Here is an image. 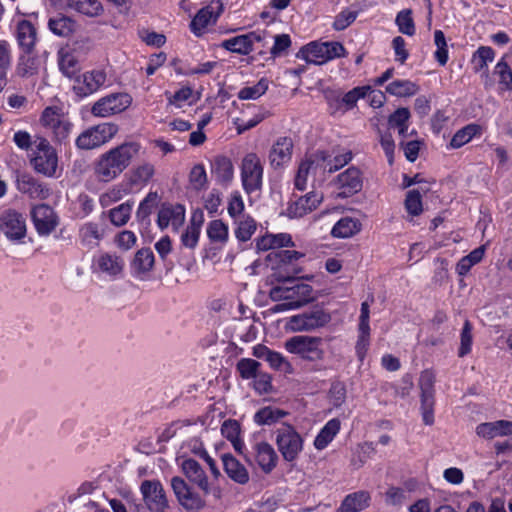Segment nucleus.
Listing matches in <instances>:
<instances>
[{"instance_id": "nucleus-1", "label": "nucleus", "mask_w": 512, "mask_h": 512, "mask_svg": "<svg viewBox=\"0 0 512 512\" xmlns=\"http://www.w3.org/2000/svg\"><path fill=\"white\" fill-rule=\"evenodd\" d=\"M140 149L138 142L129 141L103 153L94 168L97 179L102 182L116 179L138 156Z\"/></svg>"}, {"instance_id": "nucleus-2", "label": "nucleus", "mask_w": 512, "mask_h": 512, "mask_svg": "<svg viewBox=\"0 0 512 512\" xmlns=\"http://www.w3.org/2000/svg\"><path fill=\"white\" fill-rule=\"evenodd\" d=\"M277 280L283 284L272 287L269 292L272 301L281 302L273 307L274 312L299 309L314 301L313 288L309 284L297 282L288 286L287 283L294 282L290 276L279 275Z\"/></svg>"}, {"instance_id": "nucleus-3", "label": "nucleus", "mask_w": 512, "mask_h": 512, "mask_svg": "<svg viewBox=\"0 0 512 512\" xmlns=\"http://www.w3.org/2000/svg\"><path fill=\"white\" fill-rule=\"evenodd\" d=\"M29 162L36 173L48 178L56 177L58 155L56 149L46 138L38 137L34 141V149Z\"/></svg>"}, {"instance_id": "nucleus-4", "label": "nucleus", "mask_w": 512, "mask_h": 512, "mask_svg": "<svg viewBox=\"0 0 512 512\" xmlns=\"http://www.w3.org/2000/svg\"><path fill=\"white\" fill-rule=\"evenodd\" d=\"M171 489L178 504L186 511L198 512L203 510L207 503L205 497L197 492L189 483L180 476H174L170 480Z\"/></svg>"}, {"instance_id": "nucleus-5", "label": "nucleus", "mask_w": 512, "mask_h": 512, "mask_svg": "<svg viewBox=\"0 0 512 512\" xmlns=\"http://www.w3.org/2000/svg\"><path fill=\"white\" fill-rule=\"evenodd\" d=\"M118 133L114 123H101L83 131L75 141L80 150H92L109 142Z\"/></svg>"}, {"instance_id": "nucleus-6", "label": "nucleus", "mask_w": 512, "mask_h": 512, "mask_svg": "<svg viewBox=\"0 0 512 512\" xmlns=\"http://www.w3.org/2000/svg\"><path fill=\"white\" fill-rule=\"evenodd\" d=\"M322 339L314 336L297 335L286 340L285 349L309 361L321 360L324 351L321 348Z\"/></svg>"}, {"instance_id": "nucleus-7", "label": "nucleus", "mask_w": 512, "mask_h": 512, "mask_svg": "<svg viewBox=\"0 0 512 512\" xmlns=\"http://www.w3.org/2000/svg\"><path fill=\"white\" fill-rule=\"evenodd\" d=\"M276 445L284 460H296L303 450V439L291 425H282L276 431Z\"/></svg>"}, {"instance_id": "nucleus-8", "label": "nucleus", "mask_w": 512, "mask_h": 512, "mask_svg": "<svg viewBox=\"0 0 512 512\" xmlns=\"http://www.w3.org/2000/svg\"><path fill=\"white\" fill-rule=\"evenodd\" d=\"M240 171L242 186L247 194L261 190L263 165L256 153H248L243 157Z\"/></svg>"}, {"instance_id": "nucleus-9", "label": "nucleus", "mask_w": 512, "mask_h": 512, "mask_svg": "<svg viewBox=\"0 0 512 512\" xmlns=\"http://www.w3.org/2000/svg\"><path fill=\"white\" fill-rule=\"evenodd\" d=\"M331 321V315L322 308H314L290 317L286 328L292 332L313 331Z\"/></svg>"}, {"instance_id": "nucleus-10", "label": "nucleus", "mask_w": 512, "mask_h": 512, "mask_svg": "<svg viewBox=\"0 0 512 512\" xmlns=\"http://www.w3.org/2000/svg\"><path fill=\"white\" fill-rule=\"evenodd\" d=\"M140 493L149 512L170 508L166 491L159 480H144L140 485Z\"/></svg>"}, {"instance_id": "nucleus-11", "label": "nucleus", "mask_w": 512, "mask_h": 512, "mask_svg": "<svg viewBox=\"0 0 512 512\" xmlns=\"http://www.w3.org/2000/svg\"><path fill=\"white\" fill-rule=\"evenodd\" d=\"M131 101V97L126 93H113L96 101L91 113L96 117H109L127 109Z\"/></svg>"}, {"instance_id": "nucleus-12", "label": "nucleus", "mask_w": 512, "mask_h": 512, "mask_svg": "<svg viewBox=\"0 0 512 512\" xmlns=\"http://www.w3.org/2000/svg\"><path fill=\"white\" fill-rule=\"evenodd\" d=\"M434 383L435 377L431 371H423L419 378L421 390V411L423 422L426 425L434 423Z\"/></svg>"}, {"instance_id": "nucleus-13", "label": "nucleus", "mask_w": 512, "mask_h": 512, "mask_svg": "<svg viewBox=\"0 0 512 512\" xmlns=\"http://www.w3.org/2000/svg\"><path fill=\"white\" fill-rule=\"evenodd\" d=\"M105 82L106 73L103 70L87 71L75 78L73 91L80 98L87 97L97 92Z\"/></svg>"}, {"instance_id": "nucleus-14", "label": "nucleus", "mask_w": 512, "mask_h": 512, "mask_svg": "<svg viewBox=\"0 0 512 512\" xmlns=\"http://www.w3.org/2000/svg\"><path fill=\"white\" fill-rule=\"evenodd\" d=\"M266 35V31H253L226 39L220 46L232 53L248 55L253 51L254 44L262 42Z\"/></svg>"}, {"instance_id": "nucleus-15", "label": "nucleus", "mask_w": 512, "mask_h": 512, "mask_svg": "<svg viewBox=\"0 0 512 512\" xmlns=\"http://www.w3.org/2000/svg\"><path fill=\"white\" fill-rule=\"evenodd\" d=\"M31 218L39 235L47 236L58 225V217L52 207L47 204H39L31 211Z\"/></svg>"}, {"instance_id": "nucleus-16", "label": "nucleus", "mask_w": 512, "mask_h": 512, "mask_svg": "<svg viewBox=\"0 0 512 512\" xmlns=\"http://www.w3.org/2000/svg\"><path fill=\"white\" fill-rule=\"evenodd\" d=\"M0 228L10 240H20L26 235L25 218L15 210H7L2 213Z\"/></svg>"}, {"instance_id": "nucleus-17", "label": "nucleus", "mask_w": 512, "mask_h": 512, "mask_svg": "<svg viewBox=\"0 0 512 512\" xmlns=\"http://www.w3.org/2000/svg\"><path fill=\"white\" fill-rule=\"evenodd\" d=\"M181 469L188 481L198 486L204 495L211 493L208 477L199 462L192 458L185 459L181 464Z\"/></svg>"}, {"instance_id": "nucleus-18", "label": "nucleus", "mask_w": 512, "mask_h": 512, "mask_svg": "<svg viewBox=\"0 0 512 512\" xmlns=\"http://www.w3.org/2000/svg\"><path fill=\"white\" fill-rule=\"evenodd\" d=\"M337 184L340 190L338 196L341 198H347L358 193L363 185L360 171L355 167L348 168L338 175Z\"/></svg>"}, {"instance_id": "nucleus-19", "label": "nucleus", "mask_w": 512, "mask_h": 512, "mask_svg": "<svg viewBox=\"0 0 512 512\" xmlns=\"http://www.w3.org/2000/svg\"><path fill=\"white\" fill-rule=\"evenodd\" d=\"M17 189L33 199H46L50 196V188L29 174L19 175L17 178Z\"/></svg>"}, {"instance_id": "nucleus-20", "label": "nucleus", "mask_w": 512, "mask_h": 512, "mask_svg": "<svg viewBox=\"0 0 512 512\" xmlns=\"http://www.w3.org/2000/svg\"><path fill=\"white\" fill-rule=\"evenodd\" d=\"M15 37L19 48L25 54H31L37 42V30L28 20H20L16 24Z\"/></svg>"}, {"instance_id": "nucleus-21", "label": "nucleus", "mask_w": 512, "mask_h": 512, "mask_svg": "<svg viewBox=\"0 0 512 512\" xmlns=\"http://www.w3.org/2000/svg\"><path fill=\"white\" fill-rule=\"evenodd\" d=\"M252 455L261 470L268 474L277 465L278 456L274 448L267 442H258L253 446Z\"/></svg>"}, {"instance_id": "nucleus-22", "label": "nucleus", "mask_w": 512, "mask_h": 512, "mask_svg": "<svg viewBox=\"0 0 512 512\" xmlns=\"http://www.w3.org/2000/svg\"><path fill=\"white\" fill-rule=\"evenodd\" d=\"M185 220L184 206L177 205H163L158 212L157 223L161 229L167 228L169 225L177 230Z\"/></svg>"}, {"instance_id": "nucleus-23", "label": "nucleus", "mask_w": 512, "mask_h": 512, "mask_svg": "<svg viewBox=\"0 0 512 512\" xmlns=\"http://www.w3.org/2000/svg\"><path fill=\"white\" fill-rule=\"evenodd\" d=\"M293 141L289 137H280L269 152L270 165L277 169L288 163L292 156Z\"/></svg>"}, {"instance_id": "nucleus-24", "label": "nucleus", "mask_w": 512, "mask_h": 512, "mask_svg": "<svg viewBox=\"0 0 512 512\" xmlns=\"http://www.w3.org/2000/svg\"><path fill=\"white\" fill-rule=\"evenodd\" d=\"M322 196L317 193H308L299 197L295 202L289 204L287 215L290 218H300L318 207L322 201Z\"/></svg>"}, {"instance_id": "nucleus-25", "label": "nucleus", "mask_w": 512, "mask_h": 512, "mask_svg": "<svg viewBox=\"0 0 512 512\" xmlns=\"http://www.w3.org/2000/svg\"><path fill=\"white\" fill-rule=\"evenodd\" d=\"M221 459L224 471L231 480L240 485H245L249 482L250 476L248 470L232 454H223Z\"/></svg>"}, {"instance_id": "nucleus-26", "label": "nucleus", "mask_w": 512, "mask_h": 512, "mask_svg": "<svg viewBox=\"0 0 512 512\" xmlns=\"http://www.w3.org/2000/svg\"><path fill=\"white\" fill-rule=\"evenodd\" d=\"M370 502V492L359 490L346 495L335 512H361L369 507Z\"/></svg>"}, {"instance_id": "nucleus-27", "label": "nucleus", "mask_w": 512, "mask_h": 512, "mask_svg": "<svg viewBox=\"0 0 512 512\" xmlns=\"http://www.w3.org/2000/svg\"><path fill=\"white\" fill-rule=\"evenodd\" d=\"M476 434L485 439L509 436L512 434V421L497 420L481 423L476 427Z\"/></svg>"}, {"instance_id": "nucleus-28", "label": "nucleus", "mask_w": 512, "mask_h": 512, "mask_svg": "<svg viewBox=\"0 0 512 512\" xmlns=\"http://www.w3.org/2000/svg\"><path fill=\"white\" fill-rule=\"evenodd\" d=\"M315 158H317V165H319L323 171L333 173L347 165L352 160V153L348 151L330 159V156L325 151H318L315 154Z\"/></svg>"}, {"instance_id": "nucleus-29", "label": "nucleus", "mask_w": 512, "mask_h": 512, "mask_svg": "<svg viewBox=\"0 0 512 512\" xmlns=\"http://www.w3.org/2000/svg\"><path fill=\"white\" fill-rule=\"evenodd\" d=\"M326 55V43L311 42L301 48L297 57L304 59L307 63L322 65L329 61V59H326Z\"/></svg>"}, {"instance_id": "nucleus-30", "label": "nucleus", "mask_w": 512, "mask_h": 512, "mask_svg": "<svg viewBox=\"0 0 512 512\" xmlns=\"http://www.w3.org/2000/svg\"><path fill=\"white\" fill-rule=\"evenodd\" d=\"M48 27L57 36L69 37L77 31L78 25L72 18L59 14L49 19Z\"/></svg>"}, {"instance_id": "nucleus-31", "label": "nucleus", "mask_w": 512, "mask_h": 512, "mask_svg": "<svg viewBox=\"0 0 512 512\" xmlns=\"http://www.w3.org/2000/svg\"><path fill=\"white\" fill-rule=\"evenodd\" d=\"M212 172L216 175L217 181L221 184H229L234 177V166L232 161L223 155L216 156L212 163Z\"/></svg>"}, {"instance_id": "nucleus-32", "label": "nucleus", "mask_w": 512, "mask_h": 512, "mask_svg": "<svg viewBox=\"0 0 512 512\" xmlns=\"http://www.w3.org/2000/svg\"><path fill=\"white\" fill-rule=\"evenodd\" d=\"M59 69L64 76L74 79L79 75L80 64L76 56L66 49H60L58 52Z\"/></svg>"}, {"instance_id": "nucleus-33", "label": "nucleus", "mask_w": 512, "mask_h": 512, "mask_svg": "<svg viewBox=\"0 0 512 512\" xmlns=\"http://www.w3.org/2000/svg\"><path fill=\"white\" fill-rule=\"evenodd\" d=\"M340 430L338 419L329 420L315 437L314 446L317 450H323L334 439Z\"/></svg>"}, {"instance_id": "nucleus-34", "label": "nucleus", "mask_w": 512, "mask_h": 512, "mask_svg": "<svg viewBox=\"0 0 512 512\" xmlns=\"http://www.w3.org/2000/svg\"><path fill=\"white\" fill-rule=\"evenodd\" d=\"M361 230V223L353 218H341L332 228L331 234L336 238H349Z\"/></svg>"}, {"instance_id": "nucleus-35", "label": "nucleus", "mask_w": 512, "mask_h": 512, "mask_svg": "<svg viewBox=\"0 0 512 512\" xmlns=\"http://www.w3.org/2000/svg\"><path fill=\"white\" fill-rule=\"evenodd\" d=\"M98 267L103 272L110 276L120 274L124 267V261L116 254L105 253L98 258Z\"/></svg>"}, {"instance_id": "nucleus-36", "label": "nucleus", "mask_w": 512, "mask_h": 512, "mask_svg": "<svg viewBox=\"0 0 512 512\" xmlns=\"http://www.w3.org/2000/svg\"><path fill=\"white\" fill-rule=\"evenodd\" d=\"M154 265V254L149 248L138 250L132 261V269L137 274H145L149 272Z\"/></svg>"}, {"instance_id": "nucleus-37", "label": "nucleus", "mask_w": 512, "mask_h": 512, "mask_svg": "<svg viewBox=\"0 0 512 512\" xmlns=\"http://www.w3.org/2000/svg\"><path fill=\"white\" fill-rule=\"evenodd\" d=\"M220 11L216 14L213 19V13L210 11L209 7H204L198 11L195 17L192 19L190 23V29L196 36H201L205 29L211 24L214 23Z\"/></svg>"}, {"instance_id": "nucleus-38", "label": "nucleus", "mask_w": 512, "mask_h": 512, "mask_svg": "<svg viewBox=\"0 0 512 512\" xmlns=\"http://www.w3.org/2000/svg\"><path fill=\"white\" fill-rule=\"evenodd\" d=\"M79 237L85 246L97 245L104 237V230L97 223L87 222L80 228Z\"/></svg>"}, {"instance_id": "nucleus-39", "label": "nucleus", "mask_w": 512, "mask_h": 512, "mask_svg": "<svg viewBox=\"0 0 512 512\" xmlns=\"http://www.w3.org/2000/svg\"><path fill=\"white\" fill-rule=\"evenodd\" d=\"M481 127L477 124H468L465 127L459 129L452 137L450 141V147L458 149L467 144L472 140L474 136L480 134Z\"/></svg>"}, {"instance_id": "nucleus-40", "label": "nucleus", "mask_w": 512, "mask_h": 512, "mask_svg": "<svg viewBox=\"0 0 512 512\" xmlns=\"http://www.w3.org/2000/svg\"><path fill=\"white\" fill-rule=\"evenodd\" d=\"M418 90L419 87L410 80H395L386 86V92L397 97H410Z\"/></svg>"}, {"instance_id": "nucleus-41", "label": "nucleus", "mask_w": 512, "mask_h": 512, "mask_svg": "<svg viewBox=\"0 0 512 512\" xmlns=\"http://www.w3.org/2000/svg\"><path fill=\"white\" fill-rule=\"evenodd\" d=\"M287 415V412L275 407L267 406L264 408H261L256 412L254 415V421L258 425H271L284 416Z\"/></svg>"}, {"instance_id": "nucleus-42", "label": "nucleus", "mask_w": 512, "mask_h": 512, "mask_svg": "<svg viewBox=\"0 0 512 512\" xmlns=\"http://www.w3.org/2000/svg\"><path fill=\"white\" fill-rule=\"evenodd\" d=\"M318 167L320 168V166L317 165V158H315V155L313 158H308L301 162L295 177V187L298 190L303 191L306 188L309 173L312 170L315 171Z\"/></svg>"}, {"instance_id": "nucleus-43", "label": "nucleus", "mask_w": 512, "mask_h": 512, "mask_svg": "<svg viewBox=\"0 0 512 512\" xmlns=\"http://www.w3.org/2000/svg\"><path fill=\"white\" fill-rule=\"evenodd\" d=\"M132 204L125 202L109 210L108 216L111 223L116 227L124 226L130 219Z\"/></svg>"}, {"instance_id": "nucleus-44", "label": "nucleus", "mask_w": 512, "mask_h": 512, "mask_svg": "<svg viewBox=\"0 0 512 512\" xmlns=\"http://www.w3.org/2000/svg\"><path fill=\"white\" fill-rule=\"evenodd\" d=\"M267 90L268 80L262 78L253 86L243 87L238 93V98L241 100H255L265 94Z\"/></svg>"}, {"instance_id": "nucleus-45", "label": "nucleus", "mask_w": 512, "mask_h": 512, "mask_svg": "<svg viewBox=\"0 0 512 512\" xmlns=\"http://www.w3.org/2000/svg\"><path fill=\"white\" fill-rule=\"evenodd\" d=\"M396 25L401 33L412 36L415 34V24L410 9L401 10L395 19Z\"/></svg>"}, {"instance_id": "nucleus-46", "label": "nucleus", "mask_w": 512, "mask_h": 512, "mask_svg": "<svg viewBox=\"0 0 512 512\" xmlns=\"http://www.w3.org/2000/svg\"><path fill=\"white\" fill-rule=\"evenodd\" d=\"M74 7L89 17H97L103 13V6L99 0H77Z\"/></svg>"}, {"instance_id": "nucleus-47", "label": "nucleus", "mask_w": 512, "mask_h": 512, "mask_svg": "<svg viewBox=\"0 0 512 512\" xmlns=\"http://www.w3.org/2000/svg\"><path fill=\"white\" fill-rule=\"evenodd\" d=\"M207 234L212 242H225L228 238V227L221 220L209 223Z\"/></svg>"}, {"instance_id": "nucleus-48", "label": "nucleus", "mask_w": 512, "mask_h": 512, "mask_svg": "<svg viewBox=\"0 0 512 512\" xmlns=\"http://www.w3.org/2000/svg\"><path fill=\"white\" fill-rule=\"evenodd\" d=\"M473 342L472 336V325L469 320L464 322L461 335H460V347L458 350V356L464 357L471 352Z\"/></svg>"}, {"instance_id": "nucleus-49", "label": "nucleus", "mask_w": 512, "mask_h": 512, "mask_svg": "<svg viewBox=\"0 0 512 512\" xmlns=\"http://www.w3.org/2000/svg\"><path fill=\"white\" fill-rule=\"evenodd\" d=\"M405 208L412 216H418L422 213V200L419 190L412 189L408 191L405 199Z\"/></svg>"}, {"instance_id": "nucleus-50", "label": "nucleus", "mask_w": 512, "mask_h": 512, "mask_svg": "<svg viewBox=\"0 0 512 512\" xmlns=\"http://www.w3.org/2000/svg\"><path fill=\"white\" fill-rule=\"evenodd\" d=\"M157 198H158V195L156 192H150L140 202V205L136 211V218L138 221L143 222L150 216V214L152 213V209L156 204Z\"/></svg>"}, {"instance_id": "nucleus-51", "label": "nucleus", "mask_w": 512, "mask_h": 512, "mask_svg": "<svg viewBox=\"0 0 512 512\" xmlns=\"http://www.w3.org/2000/svg\"><path fill=\"white\" fill-rule=\"evenodd\" d=\"M260 363L250 358H243L237 363V370L244 379H252L259 373Z\"/></svg>"}, {"instance_id": "nucleus-52", "label": "nucleus", "mask_w": 512, "mask_h": 512, "mask_svg": "<svg viewBox=\"0 0 512 512\" xmlns=\"http://www.w3.org/2000/svg\"><path fill=\"white\" fill-rule=\"evenodd\" d=\"M329 401L335 408L341 407L346 401V386L342 382H333L329 390Z\"/></svg>"}, {"instance_id": "nucleus-53", "label": "nucleus", "mask_w": 512, "mask_h": 512, "mask_svg": "<svg viewBox=\"0 0 512 512\" xmlns=\"http://www.w3.org/2000/svg\"><path fill=\"white\" fill-rule=\"evenodd\" d=\"M72 128H73V125L71 122H69L68 120L60 119L51 128L54 141H56L60 144L65 142L68 139V137L72 131Z\"/></svg>"}, {"instance_id": "nucleus-54", "label": "nucleus", "mask_w": 512, "mask_h": 512, "mask_svg": "<svg viewBox=\"0 0 512 512\" xmlns=\"http://www.w3.org/2000/svg\"><path fill=\"white\" fill-rule=\"evenodd\" d=\"M373 451V447L371 444L364 443L362 445H359L355 452L353 453V456L351 458V465L359 469L361 468L369 459L370 453Z\"/></svg>"}, {"instance_id": "nucleus-55", "label": "nucleus", "mask_w": 512, "mask_h": 512, "mask_svg": "<svg viewBox=\"0 0 512 512\" xmlns=\"http://www.w3.org/2000/svg\"><path fill=\"white\" fill-rule=\"evenodd\" d=\"M370 90V86L355 87L352 90L348 91L342 97L341 101L347 106L348 109H351L356 105L357 101L361 98H364Z\"/></svg>"}, {"instance_id": "nucleus-56", "label": "nucleus", "mask_w": 512, "mask_h": 512, "mask_svg": "<svg viewBox=\"0 0 512 512\" xmlns=\"http://www.w3.org/2000/svg\"><path fill=\"white\" fill-rule=\"evenodd\" d=\"M199 235V225L195 223L189 224L185 232L181 235V242L183 246L189 249H194L197 246Z\"/></svg>"}, {"instance_id": "nucleus-57", "label": "nucleus", "mask_w": 512, "mask_h": 512, "mask_svg": "<svg viewBox=\"0 0 512 512\" xmlns=\"http://www.w3.org/2000/svg\"><path fill=\"white\" fill-rule=\"evenodd\" d=\"M370 328L359 327L358 340L355 350L358 359L362 362L366 356L369 347Z\"/></svg>"}, {"instance_id": "nucleus-58", "label": "nucleus", "mask_w": 512, "mask_h": 512, "mask_svg": "<svg viewBox=\"0 0 512 512\" xmlns=\"http://www.w3.org/2000/svg\"><path fill=\"white\" fill-rule=\"evenodd\" d=\"M495 74L499 76V83L503 85L505 89H512V71L503 59L497 63Z\"/></svg>"}, {"instance_id": "nucleus-59", "label": "nucleus", "mask_w": 512, "mask_h": 512, "mask_svg": "<svg viewBox=\"0 0 512 512\" xmlns=\"http://www.w3.org/2000/svg\"><path fill=\"white\" fill-rule=\"evenodd\" d=\"M256 230V223L252 218L241 221L235 231V235L240 241H248Z\"/></svg>"}, {"instance_id": "nucleus-60", "label": "nucleus", "mask_w": 512, "mask_h": 512, "mask_svg": "<svg viewBox=\"0 0 512 512\" xmlns=\"http://www.w3.org/2000/svg\"><path fill=\"white\" fill-rule=\"evenodd\" d=\"M356 18L357 12L345 9L335 17L333 28L336 31H342L352 24Z\"/></svg>"}, {"instance_id": "nucleus-61", "label": "nucleus", "mask_w": 512, "mask_h": 512, "mask_svg": "<svg viewBox=\"0 0 512 512\" xmlns=\"http://www.w3.org/2000/svg\"><path fill=\"white\" fill-rule=\"evenodd\" d=\"M189 180L196 190L204 188L207 183V175L204 166L201 164L195 165L190 172Z\"/></svg>"}, {"instance_id": "nucleus-62", "label": "nucleus", "mask_w": 512, "mask_h": 512, "mask_svg": "<svg viewBox=\"0 0 512 512\" xmlns=\"http://www.w3.org/2000/svg\"><path fill=\"white\" fill-rule=\"evenodd\" d=\"M17 73L21 77H30L37 73L35 59L29 56H21L17 65Z\"/></svg>"}, {"instance_id": "nucleus-63", "label": "nucleus", "mask_w": 512, "mask_h": 512, "mask_svg": "<svg viewBox=\"0 0 512 512\" xmlns=\"http://www.w3.org/2000/svg\"><path fill=\"white\" fill-rule=\"evenodd\" d=\"M155 173L154 166L150 163H143L133 171L134 183H147Z\"/></svg>"}, {"instance_id": "nucleus-64", "label": "nucleus", "mask_w": 512, "mask_h": 512, "mask_svg": "<svg viewBox=\"0 0 512 512\" xmlns=\"http://www.w3.org/2000/svg\"><path fill=\"white\" fill-rule=\"evenodd\" d=\"M474 58H478L477 71L483 70L487 67L488 62L494 59V50L489 46H481L474 53Z\"/></svg>"}]
</instances>
